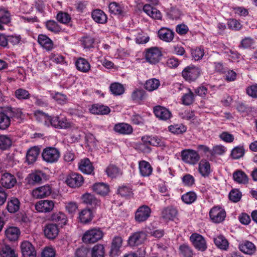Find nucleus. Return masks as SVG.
Wrapping results in <instances>:
<instances>
[{"mask_svg":"<svg viewBox=\"0 0 257 257\" xmlns=\"http://www.w3.org/2000/svg\"><path fill=\"white\" fill-rule=\"evenodd\" d=\"M103 232L99 227H93L86 230L82 236V241L85 244H93L101 240Z\"/></svg>","mask_w":257,"mask_h":257,"instance_id":"obj_1","label":"nucleus"},{"mask_svg":"<svg viewBox=\"0 0 257 257\" xmlns=\"http://www.w3.org/2000/svg\"><path fill=\"white\" fill-rule=\"evenodd\" d=\"M182 160L185 163L194 165L200 159L198 153L192 149H184L181 152Z\"/></svg>","mask_w":257,"mask_h":257,"instance_id":"obj_2","label":"nucleus"},{"mask_svg":"<svg viewBox=\"0 0 257 257\" xmlns=\"http://www.w3.org/2000/svg\"><path fill=\"white\" fill-rule=\"evenodd\" d=\"M46 179V174L43 171L37 170L29 174L26 178V181L30 185L35 186L42 183Z\"/></svg>","mask_w":257,"mask_h":257,"instance_id":"obj_3","label":"nucleus"},{"mask_svg":"<svg viewBox=\"0 0 257 257\" xmlns=\"http://www.w3.org/2000/svg\"><path fill=\"white\" fill-rule=\"evenodd\" d=\"M42 156L45 162L52 164L55 163L58 161L60 157V153L55 148L47 147L43 150Z\"/></svg>","mask_w":257,"mask_h":257,"instance_id":"obj_4","label":"nucleus"},{"mask_svg":"<svg viewBox=\"0 0 257 257\" xmlns=\"http://www.w3.org/2000/svg\"><path fill=\"white\" fill-rule=\"evenodd\" d=\"M66 184L71 188H77L82 185L84 182L83 176L77 173H71L67 176Z\"/></svg>","mask_w":257,"mask_h":257,"instance_id":"obj_5","label":"nucleus"},{"mask_svg":"<svg viewBox=\"0 0 257 257\" xmlns=\"http://www.w3.org/2000/svg\"><path fill=\"white\" fill-rule=\"evenodd\" d=\"M147 233L140 231L133 233L128 239V244L131 246H138L143 243L147 239Z\"/></svg>","mask_w":257,"mask_h":257,"instance_id":"obj_6","label":"nucleus"},{"mask_svg":"<svg viewBox=\"0 0 257 257\" xmlns=\"http://www.w3.org/2000/svg\"><path fill=\"white\" fill-rule=\"evenodd\" d=\"M162 56L161 51L157 47H152L146 50L145 58L151 64L158 63Z\"/></svg>","mask_w":257,"mask_h":257,"instance_id":"obj_7","label":"nucleus"},{"mask_svg":"<svg viewBox=\"0 0 257 257\" xmlns=\"http://www.w3.org/2000/svg\"><path fill=\"white\" fill-rule=\"evenodd\" d=\"M151 208L147 205L139 207L135 213V219L138 222H142L147 220L150 216Z\"/></svg>","mask_w":257,"mask_h":257,"instance_id":"obj_8","label":"nucleus"},{"mask_svg":"<svg viewBox=\"0 0 257 257\" xmlns=\"http://www.w3.org/2000/svg\"><path fill=\"white\" fill-rule=\"evenodd\" d=\"M211 220L214 223H218L223 221L226 217V212L221 207H213L209 212Z\"/></svg>","mask_w":257,"mask_h":257,"instance_id":"obj_9","label":"nucleus"},{"mask_svg":"<svg viewBox=\"0 0 257 257\" xmlns=\"http://www.w3.org/2000/svg\"><path fill=\"white\" fill-rule=\"evenodd\" d=\"M52 192V187L49 185H45L34 189L32 191V195L35 198L41 199L48 197Z\"/></svg>","mask_w":257,"mask_h":257,"instance_id":"obj_10","label":"nucleus"},{"mask_svg":"<svg viewBox=\"0 0 257 257\" xmlns=\"http://www.w3.org/2000/svg\"><path fill=\"white\" fill-rule=\"evenodd\" d=\"M54 205V202L52 200H43L37 202L35 207L39 212L48 213L53 210Z\"/></svg>","mask_w":257,"mask_h":257,"instance_id":"obj_11","label":"nucleus"},{"mask_svg":"<svg viewBox=\"0 0 257 257\" xmlns=\"http://www.w3.org/2000/svg\"><path fill=\"white\" fill-rule=\"evenodd\" d=\"M190 239L196 249L201 251L206 249V242L201 235L198 233H193L191 235Z\"/></svg>","mask_w":257,"mask_h":257,"instance_id":"obj_12","label":"nucleus"},{"mask_svg":"<svg viewBox=\"0 0 257 257\" xmlns=\"http://www.w3.org/2000/svg\"><path fill=\"white\" fill-rule=\"evenodd\" d=\"M50 125L60 129H67L71 126L70 122L65 117L59 116L52 117Z\"/></svg>","mask_w":257,"mask_h":257,"instance_id":"obj_13","label":"nucleus"},{"mask_svg":"<svg viewBox=\"0 0 257 257\" xmlns=\"http://www.w3.org/2000/svg\"><path fill=\"white\" fill-rule=\"evenodd\" d=\"M199 74V69L195 66H188L182 72V76L187 81L195 80Z\"/></svg>","mask_w":257,"mask_h":257,"instance_id":"obj_14","label":"nucleus"},{"mask_svg":"<svg viewBox=\"0 0 257 257\" xmlns=\"http://www.w3.org/2000/svg\"><path fill=\"white\" fill-rule=\"evenodd\" d=\"M142 141L147 145L164 148L166 144L164 140L157 136H146L142 137Z\"/></svg>","mask_w":257,"mask_h":257,"instance_id":"obj_15","label":"nucleus"},{"mask_svg":"<svg viewBox=\"0 0 257 257\" xmlns=\"http://www.w3.org/2000/svg\"><path fill=\"white\" fill-rule=\"evenodd\" d=\"M21 249L23 257H36V251L30 242L28 241L22 242Z\"/></svg>","mask_w":257,"mask_h":257,"instance_id":"obj_16","label":"nucleus"},{"mask_svg":"<svg viewBox=\"0 0 257 257\" xmlns=\"http://www.w3.org/2000/svg\"><path fill=\"white\" fill-rule=\"evenodd\" d=\"M154 113L157 118L163 120H168L172 115L168 109L160 105H157L154 107Z\"/></svg>","mask_w":257,"mask_h":257,"instance_id":"obj_17","label":"nucleus"},{"mask_svg":"<svg viewBox=\"0 0 257 257\" xmlns=\"http://www.w3.org/2000/svg\"><path fill=\"white\" fill-rule=\"evenodd\" d=\"M16 182L17 180L15 177L9 173H4L1 179L2 185L7 189L13 187Z\"/></svg>","mask_w":257,"mask_h":257,"instance_id":"obj_18","label":"nucleus"},{"mask_svg":"<svg viewBox=\"0 0 257 257\" xmlns=\"http://www.w3.org/2000/svg\"><path fill=\"white\" fill-rule=\"evenodd\" d=\"M122 239L120 236H115L112 240L111 248L109 251L110 257L118 255L120 252V248L122 245Z\"/></svg>","mask_w":257,"mask_h":257,"instance_id":"obj_19","label":"nucleus"},{"mask_svg":"<svg viewBox=\"0 0 257 257\" xmlns=\"http://www.w3.org/2000/svg\"><path fill=\"white\" fill-rule=\"evenodd\" d=\"M44 232L45 235L48 238L50 239H54L59 233V229L57 225L53 223L47 224L45 226Z\"/></svg>","mask_w":257,"mask_h":257,"instance_id":"obj_20","label":"nucleus"},{"mask_svg":"<svg viewBox=\"0 0 257 257\" xmlns=\"http://www.w3.org/2000/svg\"><path fill=\"white\" fill-rule=\"evenodd\" d=\"M174 32L167 28H161L158 32L159 38L166 42H171L174 38Z\"/></svg>","mask_w":257,"mask_h":257,"instance_id":"obj_21","label":"nucleus"},{"mask_svg":"<svg viewBox=\"0 0 257 257\" xmlns=\"http://www.w3.org/2000/svg\"><path fill=\"white\" fill-rule=\"evenodd\" d=\"M114 131L121 135H131L133 132V128L130 124L122 122L115 124Z\"/></svg>","mask_w":257,"mask_h":257,"instance_id":"obj_22","label":"nucleus"},{"mask_svg":"<svg viewBox=\"0 0 257 257\" xmlns=\"http://www.w3.org/2000/svg\"><path fill=\"white\" fill-rule=\"evenodd\" d=\"M11 18L10 12L6 8H0V30H4V25L11 22Z\"/></svg>","mask_w":257,"mask_h":257,"instance_id":"obj_23","label":"nucleus"},{"mask_svg":"<svg viewBox=\"0 0 257 257\" xmlns=\"http://www.w3.org/2000/svg\"><path fill=\"white\" fill-rule=\"evenodd\" d=\"M177 214V210L172 206L164 208L161 212V217L166 221L173 220Z\"/></svg>","mask_w":257,"mask_h":257,"instance_id":"obj_24","label":"nucleus"},{"mask_svg":"<svg viewBox=\"0 0 257 257\" xmlns=\"http://www.w3.org/2000/svg\"><path fill=\"white\" fill-rule=\"evenodd\" d=\"M79 169L86 174H91L94 171V167L90 160L85 158L79 163Z\"/></svg>","mask_w":257,"mask_h":257,"instance_id":"obj_25","label":"nucleus"},{"mask_svg":"<svg viewBox=\"0 0 257 257\" xmlns=\"http://www.w3.org/2000/svg\"><path fill=\"white\" fill-rule=\"evenodd\" d=\"M143 11L154 19L161 20L162 14L156 8L152 7L149 4L145 5L143 7Z\"/></svg>","mask_w":257,"mask_h":257,"instance_id":"obj_26","label":"nucleus"},{"mask_svg":"<svg viewBox=\"0 0 257 257\" xmlns=\"http://www.w3.org/2000/svg\"><path fill=\"white\" fill-rule=\"evenodd\" d=\"M6 113L9 116V117L11 120L13 119H20L23 115V112L22 109L19 108H15L11 106H8L4 108Z\"/></svg>","mask_w":257,"mask_h":257,"instance_id":"obj_27","label":"nucleus"},{"mask_svg":"<svg viewBox=\"0 0 257 257\" xmlns=\"http://www.w3.org/2000/svg\"><path fill=\"white\" fill-rule=\"evenodd\" d=\"M38 41L39 44L47 51H50L54 48L53 41L45 35H39Z\"/></svg>","mask_w":257,"mask_h":257,"instance_id":"obj_28","label":"nucleus"},{"mask_svg":"<svg viewBox=\"0 0 257 257\" xmlns=\"http://www.w3.org/2000/svg\"><path fill=\"white\" fill-rule=\"evenodd\" d=\"M82 199L84 203L91 206L92 208H96L97 206L100 205V200L90 193L83 194Z\"/></svg>","mask_w":257,"mask_h":257,"instance_id":"obj_29","label":"nucleus"},{"mask_svg":"<svg viewBox=\"0 0 257 257\" xmlns=\"http://www.w3.org/2000/svg\"><path fill=\"white\" fill-rule=\"evenodd\" d=\"M50 220L57 223L61 226L65 225L68 221L66 215L62 212H56L52 214Z\"/></svg>","mask_w":257,"mask_h":257,"instance_id":"obj_30","label":"nucleus"},{"mask_svg":"<svg viewBox=\"0 0 257 257\" xmlns=\"http://www.w3.org/2000/svg\"><path fill=\"white\" fill-rule=\"evenodd\" d=\"M40 154V149L37 147L30 148L27 153L26 161L28 164H33Z\"/></svg>","mask_w":257,"mask_h":257,"instance_id":"obj_31","label":"nucleus"},{"mask_svg":"<svg viewBox=\"0 0 257 257\" xmlns=\"http://www.w3.org/2000/svg\"><path fill=\"white\" fill-rule=\"evenodd\" d=\"M105 254V246L102 244L97 243L90 248L91 257H104Z\"/></svg>","mask_w":257,"mask_h":257,"instance_id":"obj_32","label":"nucleus"},{"mask_svg":"<svg viewBox=\"0 0 257 257\" xmlns=\"http://www.w3.org/2000/svg\"><path fill=\"white\" fill-rule=\"evenodd\" d=\"M139 170L142 176L148 177L151 175L153 168L149 162L141 161L139 162Z\"/></svg>","mask_w":257,"mask_h":257,"instance_id":"obj_33","label":"nucleus"},{"mask_svg":"<svg viewBox=\"0 0 257 257\" xmlns=\"http://www.w3.org/2000/svg\"><path fill=\"white\" fill-rule=\"evenodd\" d=\"M77 69L82 72L87 73L90 69V64L89 62L83 58H79L75 62Z\"/></svg>","mask_w":257,"mask_h":257,"instance_id":"obj_34","label":"nucleus"},{"mask_svg":"<svg viewBox=\"0 0 257 257\" xmlns=\"http://www.w3.org/2000/svg\"><path fill=\"white\" fill-rule=\"evenodd\" d=\"M198 171L202 176H208L210 173L209 162L205 159L201 160L198 164Z\"/></svg>","mask_w":257,"mask_h":257,"instance_id":"obj_35","label":"nucleus"},{"mask_svg":"<svg viewBox=\"0 0 257 257\" xmlns=\"http://www.w3.org/2000/svg\"><path fill=\"white\" fill-rule=\"evenodd\" d=\"M90 112L94 114H106L110 112V109L108 106L98 104H93L89 108Z\"/></svg>","mask_w":257,"mask_h":257,"instance_id":"obj_36","label":"nucleus"},{"mask_svg":"<svg viewBox=\"0 0 257 257\" xmlns=\"http://www.w3.org/2000/svg\"><path fill=\"white\" fill-rule=\"evenodd\" d=\"M93 20L97 23L105 24L107 22V16L101 10L97 9L94 10L91 14Z\"/></svg>","mask_w":257,"mask_h":257,"instance_id":"obj_37","label":"nucleus"},{"mask_svg":"<svg viewBox=\"0 0 257 257\" xmlns=\"http://www.w3.org/2000/svg\"><path fill=\"white\" fill-rule=\"evenodd\" d=\"M11 122V119L4 109L0 112V130H7L10 126Z\"/></svg>","mask_w":257,"mask_h":257,"instance_id":"obj_38","label":"nucleus"},{"mask_svg":"<svg viewBox=\"0 0 257 257\" xmlns=\"http://www.w3.org/2000/svg\"><path fill=\"white\" fill-rule=\"evenodd\" d=\"M239 248L240 251L248 254H252L255 251V245L249 241H245L240 244Z\"/></svg>","mask_w":257,"mask_h":257,"instance_id":"obj_39","label":"nucleus"},{"mask_svg":"<svg viewBox=\"0 0 257 257\" xmlns=\"http://www.w3.org/2000/svg\"><path fill=\"white\" fill-rule=\"evenodd\" d=\"M92 189L94 192L100 195H106L109 192V186L103 183L94 184Z\"/></svg>","mask_w":257,"mask_h":257,"instance_id":"obj_40","label":"nucleus"},{"mask_svg":"<svg viewBox=\"0 0 257 257\" xmlns=\"http://www.w3.org/2000/svg\"><path fill=\"white\" fill-rule=\"evenodd\" d=\"M79 218L81 222L83 223H87L89 222L93 218V214L91 210L89 209H84L80 213Z\"/></svg>","mask_w":257,"mask_h":257,"instance_id":"obj_41","label":"nucleus"},{"mask_svg":"<svg viewBox=\"0 0 257 257\" xmlns=\"http://www.w3.org/2000/svg\"><path fill=\"white\" fill-rule=\"evenodd\" d=\"M20 206V202L19 200L15 197H13L8 202L7 208L10 213H15L17 212Z\"/></svg>","mask_w":257,"mask_h":257,"instance_id":"obj_42","label":"nucleus"},{"mask_svg":"<svg viewBox=\"0 0 257 257\" xmlns=\"http://www.w3.org/2000/svg\"><path fill=\"white\" fill-rule=\"evenodd\" d=\"M160 85L159 80L156 78H151L147 80L145 84L144 88L149 91H153L158 88Z\"/></svg>","mask_w":257,"mask_h":257,"instance_id":"obj_43","label":"nucleus"},{"mask_svg":"<svg viewBox=\"0 0 257 257\" xmlns=\"http://www.w3.org/2000/svg\"><path fill=\"white\" fill-rule=\"evenodd\" d=\"M234 180L239 184H246L248 182V177L244 172L238 170L233 174Z\"/></svg>","mask_w":257,"mask_h":257,"instance_id":"obj_44","label":"nucleus"},{"mask_svg":"<svg viewBox=\"0 0 257 257\" xmlns=\"http://www.w3.org/2000/svg\"><path fill=\"white\" fill-rule=\"evenodd\" d=\"M215 244L220 249L226 250L228 247V242L223 235H220L214 238Z\"/></svg>","mask_w":257,"mask_h":257,"instance_id":"obj_45","label":"nucleus"},{"mask_svg":"<svg viewBox=\"0 0 257 257\" xmlns=\"http://www.w3.org/2000/svg\"><path fill=\"white\" fill-rule=\"evenodd\" d=\"M20 233L19 229L16 227H11L6 230V235L7 237L11 241L16 240Z\"/></svg>","mask_w":257,"mask_h":257,"instance_id":"obj_46","label":"nucleus"},{"mask_svg":"<svg viewBox=\"0 0 257 257\" xmlns=\"http://www.w3.org/2000/svg\"><path fill=\"white\" fill-rule=\"evenodd\" d=\"M107 175L111 178H115L122 174L120 169L114 165H109L105 171Z\"/></svg>","mask_w":257,"mask_h":257,"instance_id":"obj_47","label":"nucleus"},{"mask_svg":"<svg viewBox=\"0 0 257 257\" xmlns=\"http://www.w3.org/2000/svg\"><path fill=\"white\" fill-rule=\"evenodd\" d=\"M35 115L37 118V119L40 121L44 122V124L46 125L49 126L50 125V122L51 121V119L52 116L48 115V114H46L45 113L38 110L37 111Z\"/></svg>","mask_w":257,"mask_h":257,"instance_id":"obj_48","label":"nucleus"},{"mask_svg":"<svg viewBox=\"0 0 257 257\" xmlns=\"http://www.w3.org/2000/svg\"><path fill=\"white\" fill-rule=\"evenodd\" d=\"M11 139L7 135H0V149L6 150L12 146Z\"/></svg>","mask_w":257,"mask_h":257,"instance_id":"obj_49","label":"nucleus"},{"mask_svg":"<svg viewBox=\"0 0 257 257\" xmlns=\"http://www.w3.org/2000/svg\"><path fill=\"white\" fill-rule=\"evenodd\" d=\"M187 92L182 96V101L186 105L191 104L194 100V95L190 89H187Z\"/></svg>","mask_w":257,"mask_h":257,"instance_id":"obj_50","label":"nucleus"},{"mask_svg":"<svg viewBox=\"0 0 257 257\" xmlns=\"http://www.w3.org/2000/svg\"><path fill=\"white\" fill-rule=\"evenodd\" d=\"M111 93L114 95H119L123 93L124 88L120 83L115 82L112 83L109 87Z\"/></svg>","mask_w":257,"mask_h":257,"instance_id":"obj_51","label":"nucleus"},{"mask_svg":"<svg viewBox=\"0 0 257 257\" xmlns=\"http://www.w3.org/2000/svg\"><path fill=\"white\" fill-rule=\"evenodd\" d=\"M109 10L111 14L116 15H121L123 12V9L121 5L116 2H112L109 5Z\"/></svg>","mask_w":257,"mask_h":257,"instance_id":"obj_52","label":"nucleus"},{"mask_svg":"<svg viewBox=\"0 0 257 257\" xmlns=\"http://www.w3.org/2000/svg\"><path fill=\"white\" fill-rule=\"evenodd\" d=\"M15 96L19 100H26L30 98V94L26 89L19 88L15 90Z\"/></svg>","mask_w":257,"mask_h":257,"instance_id":"obj_53","label":"nucleus"},{"mask_svg":"<svg viewBox=\"0 0 257 257\" xmlns=\"http://www.w3.org/2000/svg\"><path fill=\"white\" fill-rule=\"evenodd\" d=\"M244 152L242 146H237L232 150L230 155L234 159H239L243 156Z\"/></svg>","mask_w":257,"mask_h":257,"instance_id":"obj_54","label":"nucleus"},{"mask_svg":"<svg viewBox=\"0 0 257 257\" xmlns=\"http://www.w3.org/2000/svg\"><path fill=\"white\" fill-rule=\"evenodd\" d=\"M131 96L133 100H142L146 98V92L143 89H136L132 92Z\"/></svg>","mask_w":257,"mask_h":257,"instance_id":"obj_55","label":"nucleus"},{"mask_svg":"<svg viewBox=\"0 0 257 257\" xmlns=\"http://www.w3.org/2000/svg\"><path fill=\"white\" fill-rule=\"evenodd\" d=\"M180 253L183 257H192L193 255L191 248L187 245H181L179 248Z\"/></svg>","mask_w":257,"mask_h":257,"instance_id":"obj_56","label":"nucleus"},{"mask_svg":"<svg viewBox=\"0 0 257 257\" xmlns=\"http://www.w3.org/2000/svg\"><path fill=\"white\" fill-rule=\"evenodd\" d=\"M196 195L193 192H189L183 195L181 197L182 201L186 204H191L196 199Z\"/></svg>","mask_w":257,"mask_h":257,"instance_id":"obj_57","label":"nucleus"},{"mask_svg":"<svg viewBox=\"0 0 257 257\" xmlns=\"http://www.w3.org/2000/svg\"><path fill=\"white\" fill-rule=\"evenodd\" d=\"M2 257H17L15 251L9 245H5L2 248Z\"/></svg>","mask_w":257,"mask_h":257,"instance_id":"obj_58","label":"nucleus"},{"mask_svg":"<svg viewBox=\"0 0 257 257\" xmlns=\"http://www.w3.org/2000/svg\"><path fill=\"white\" fill-rule=\"evenodd\" d=\"M46 26L47 29L55 33H59L61 31V28L57 22L54 21H48L46 22Z\"/></svg>","mask_w":257,"mask_h":257,"instance_id":"obj_59","label":"nucleus"},{"mask_svg":"<svg viewBox=\"0 0 257 257\" xmlns=\"http://www.w3.org/2000/svg\"><path fill=\"white\" fill-rule=\"evenodd\" d=\"M118 193L121 196H130L132 194V189L127 186L122 185L119 187L117 190Z\"/></svg>","mask_w":257,"mask_h":257,"instance_id":"obj_60","label":"nucleus"},{"mask_svg":"<svg viewBox=\"0 0 257 257\" xmlns=\"http://www.w3.org/2000/svg\"><path fill=\"white\" fill-rule=\"evenodd\" d=\"M204 50L201 48H196L191 51V55L195 60H199L204 56Z\"/></svg>","mask_w":257,"mask_h":257,"instance_id":"obj_61","label":"nucleus"},{"mask_svg":"<svg viewBox=\"0 0 257 257\" xmlns=\"http://www.w3.org/2000/svg\"><path fill=\"white\" fill-rule=\"evenodd\" d=\"M241 197V194L238 190L233 189L229 194V199L233 202L239 201Z\"/></svg>","mask_w":257,"mask_h":257,"instance_id":"obj_62","label":"nucleus"},{"mask_svg":"<svg viewBox=\"0 0 257 257\" xmlns=\"http://www.w3.org/2000/svg\"><path fill=\"white\" fill-rule=\"evenodd\" d=\"M226 152V148L222 145H216L211 151L212 155H222Z\"/></svg>","mask_w":257,"mask_h":257,"instance_id":"obj_63","label":"nucleus"},{"mask_svg":"<svg viewBox=\"0 0 257 257\" xmlns=\"http://www.w3.org/2000/svg\"><path fill=\"white\" fill-rule=\"evenodd\" d=\"M219 138L223 141L230 143L233 142L234 138L233 135L227 132H223L219 135Z\"/></svg>","mask_w":257,"mask_h":257,"instance_id":"obj_64","label":"nucleus"}]
</instances>
